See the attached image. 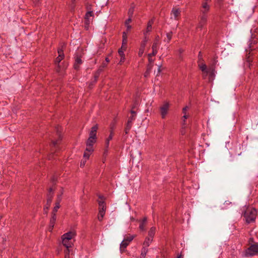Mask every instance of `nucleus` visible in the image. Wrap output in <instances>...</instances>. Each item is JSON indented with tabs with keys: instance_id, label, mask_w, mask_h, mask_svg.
<instances>
[{
	"instance_id": "1",
	"label": "nucleus",
	"mask_w": 258,
	"mask_h": 258,
	"mask_svg": "<svg viewBox=\"0 0 258 258\" xmlns=\"http://www.w3.org/2000/svg\"><path fill=\"white\" fill-rule=\"evenodd\" d=\"M76 236L74 231H69L64 234L62 237V243L66 247L67 251L69 252V248L73 245V238Z\"/></svg>"
},
{
	"instance_id": "2",
	"label": "nucleus",
	"mask_w": 258,
	"mask_h": 258,
	"mask_svg": "<svg viewBox=\"0 0 258 258\" xmlns=\"http://www.w3.org/2000/svg\"><path fill=\"white\" fill-rule=\"evenodd\" d=\"M257 215L256 211L254 208H247L244 214V217L247 223L253 222L255 221Z\"/></svg>"
},
{
	"instance_id": "3",
	"label": "nucleus",
	"mask_w": 258,
	"mask_h": 258,
	"mask_svg": "<svg viewBox=\"0 0 258 258\" xmlns=\"http://www.w3.org/2000/svg\"><path fill=\"white\" fill-rule=\"evenodd\" d=\"M258 253V244H252L250 246L245 252L246 257L253 256Z\"/></svg>"
},
{
	"instance_id": "4",
	"label": "nucleus",
	"mask_w": 258,
	"mask_h": 258,
	"mask_svg": "<svg viewBox=\"0 0 258 258\" xmlns=\"http://www.w3.org/2000/svg\"><path fill=\"white\" fill-rule=\"evenodd\" d=\"M96 138L89 137L88 139L86 142V151L92 153L94 151L93 147V145L96 142Z\"/></svg>"
},
{
	"instance_id": "5",
	"label": "nucleus",
	"mask_w": 258,
	"mask_h": 258,
	"mask_svg": "<svg viewBox=\"0 0 258 258\" xmlns=\"http://www.w3.org/2000/svg\"><path fill=\"white\" fill-rule=\"evenodd\" d=\"M169 108V104L168 102H165L162 106L160 107V114L162 118H165L168 113Z\"/></svg>"
},
{
	"instance_id": "6",
	"label": "nucleus",
	"mask_w": 258,
	"mask_h": 258,
	"mask_svg": "<svg viewBox=\"0 0 258 258\" xmlns=\"http://www.w3.org/2000/svg\"><path fill=\"white\" fill-rule=\"evenodd\" d=\"M53 197V192L52 188H50L49 189L47 195V200L46 203L45 204V209H49L50 207L52 200Z\"/></svg>"
},
{
	"instance_id": "7",
	"label": "nucleus",
	"mask_w": 258,
	"mask_h": 258,
	"mask_svg": "<svg viewBox=\"0 0 258 258\" xmlns=\"http://www.w3.org/2000/svg\"><path fill=\"white\" fill-rule=\"evenodd\" d=\"M98 198L100 199V200L98 201V203L99 204V211H105L106 210V204L104 202V198L103 196L99 195Z\"/></svg>"
},
{
	"instance_id": "8",
	"label": "nucleus",
	"mask_w": 258,
	"mask_h": 258,
	"mask_svg": "<svg viewBox=\"0 0 258 258\" xmlns=\"http://www.w3.org/2000/svg\"><path fill=\"white\" fill-rule=\"evenodd\" d=\"M106 65L107 64L106 63H103L102 68H100L98 70V71L95 73L94 76V81L92 82H91L92 85H93L97 82V81L100 76V73L103 70L102 68L105 67L106 66Z\"/></svg>"
},
{
	"instance_id": "9",
	"label": "nucleus",
	"mask_w": 258,
	"mask_h": 258,
	"mask_svg": "<svg viewBox=\"0 0 258 258\" xmlns=\"http://www.w3.org/2000/svg\"><path fill=\"white\" fill-rule=\"evenodd\" d=\"M56 219V213L52 212L51 217L50 220V225L49 226V230L51 231L53 228Z\"/></svg>"
},
{
	"instance_id": "10",
	"label": "nucleus",
	"mask_w": 258,
	"mask_h": 258,
	"mask_svg": "<svg viewBox=\"0 0 258 258\" xmlns=\"http://www.w3.org/2000/svg\"><path fill=\"white\" fill-rule=\"evenodd\" d=\"M208 2H203L202 4V9L201 10L202 14H206L209 11L210 7L208 5Z\"/></svg>"
},
{
	"instance_id": "11",
	"label": "nucleus",
	"mask_w": 258,
	"mask_h": 258,
	"mask_svg": "<svg viewBox=\"0 0 258 258\" xmlns=\"http://www.w3.org/2000/svg\"><path fill=\"white\" fill-rule=\"evenodd\" d=\"M98 130V125L96 124L92 126L89 133V137L96 138V133Z\"/></svg>"
},
{
	"instance_id": "12",
	"label": "nucleus",
	"mask_w": 258,
	"mask_h": 258,
	"mask_svg": "<svg viewBox=\"0 0 258 258\" xmlns=\"http://www.w3.org/2000/svg\"><path fill=\"white\" fill-rule=\"evenodd\" d=\"M154 22V18H152L151 20H150L147 24V27L146 28V30L144 32L146 33V34L148 33V32H150L152 31V25Z\"/></svg>"
},
{
	"instance_id": "13",
	"label": "nucleus",
	"mask_w": 258,
	"mask_h": 258,
	"mask_svg": "<svg viewBox=\"0 0 258 258\" xmlns=\"http://www.w3.org/2000/svg\"><path fill=\"white\" fill-rule=\"evenodd\" d=\"M82 63V60L80 57L77 56L75 59V62L74 65V69L76 70H79L80 65Z\"/></svg>"
},
{
	"instance_id": "14",
	"label": "nucleus",
	"mask_w": 258,
	"mask_h": 258,
	"mask_svg": "<svg viewBox=\"0 0 258 258\" xmlns=\"http://www.w3.org/2000/svg\"><path fill=\"white\" fill-rule=\"evenodd\" d=\"M147 221V217H144L141 221L140 224L139 226V228L141 230H142V231L145 230V229H146L145 227H146Z\"/></svg>"
},
{
	"instance_id": "15",
	"label": "nucleus",
	"mask_w": 258,
	"mask_h": 258,
	"mask_svg": "<svg viewBox=\"0 0 258 258\" xmlns=\"http://www.w3.org/2000/svg\"><path fill=\"white\" fill-rule=\"evenodd\" d=\"M180 14V11L179 9L173 8L171 11V14L173 15L174 19L177 20V17Z\"/></svg>"
},
{
	"instance_id": "16",
	"label": "nucleus",
	"mask_w": 258,
	"mask_h": 258,
	"mask_svg": "<svg viewBox=\"0 0 258 258\" xmlns=\"http://www.w3.org/2000/svg\"><path fill=\"white\" fill-rule=\"evenodd\" d=\"M199 67L201 70L203 72V75L204 77L206 76L208 71L207 70V66L205 63L199 64Z\"/></svg>"
},
{
	"instance_id": "17",
	"label": "nucleus",
	"mask_w": 258,
	"mask_h": 258,
	"mask_svg": "<svg viewBox=\"0 0 258 258\" xmlns=\"http://www.w3.org/2000/svg\"><path fill=\"white\" fill-rule=\"evenodd\" d=\"M129 244L128 242L126 241L125 240L121 242L120 244V250L121 252H123L127 246Z\"/></svg>"
},
{
	"instance_id": "18",
	"label": "nucleus",
	"mask_w": 258,
	"mask_h": 258,
	"mask_svg": "<svg viewBox=\"0 0 258 258\" xmlns=\"http://www.w3.org/2000/svg\"><path fill=\"white\" fill-rule=\"evenodd\" d=\"M155 232L156 228L155 227H152L148 232V236L147 237L153 239Z\"/></svg>"
},
{
	"instance_id": "19",
	"label": "nucleus",
	"mask_w": 258,
	"mask_h": 258,
	"mask_svg": "<svg viewBox=\"0 0 258 258\" xmlns=\"http://www.w3.org/2000/svg\"><path fill=\"white\" fill-rule=\"evenodd\" d=\"M132 125H133V123L129 122L127 121L125 126V128H124L125 135L128 134V133H129V131H130V130L131 129V128L132 127Z\"/></svg>"
},
{
	"instance_id": "20",
	"label": "nucleus",
	"mask_w": 258,
	"mask_h": 258,
	"mask_svg": "<svg viewBox=\"0 0 258 258\" xmlns=\"http://www.w3.org/2000/svg\"><path fill=\"white\" fill-rule=\"evenodd\" d=\"M131 115L128 117L127 121L133 123V121L135 119L136 116V112L134 110L131 111Z\"/></svg>"
},
{
	"instance_id": "21",
	"label": "nucleus",
	"mask_w": 258,
	"mask_h": 258,
	"mask_svg": "<svg viewBox=\"0 0 258 258\" xmlns=\"http://www.w3.org/2000/svg\"><path fill=\"white\" fill-rule=\"evenodd\" d=\"M153 239L151 238H149V237H146V238L145 239V241H144V242L143 243V246H145V247H148V246H149L150 244L153 241Z\"/></svg>"
},
{
	"instance_id": "22",
	"label": "nucleus",
	"mask_w": 258,
	"mask_h": 258,
	"mask_svg": "<svg viewBox=\"0 0 258 258\" xmlns=\"http://www.w3.org/2000/svg\"><path fill=\"white\" fill-rule=\"evenodd\" d=\"M148 247L143 246V247H142V250H141V256H142L143 257H145V256L148 252Z\"/></svg>"
},
{
	"instance_id": "23",
	"label": "nucleus",
	"mask_w": 258,
	"mask_h": 258,
	"mask_svg": "<svg viewBox=\"0 0 258 258\" xmlns=\"http://www.w3.org/2000/svg\"><path fill=\"white\" fill-rule=\"evenodd\" d=\"M144 38L141 44V46H142V47H146L147 42L148 41V37L147 36V34H146L145 32H144Z\"/></svg>"
},
{
	"instance_id": "24",
	"label": "nucleus",
	"mask_w": 258,
	"mask_h": 258,
	"mask_svg": "<svg viewBox=\"0 0 258 258\" xmlns=\"http://www.w3.org/2000/svg\"><path fill=\"white\" fill-rule=\"evenodd\" d=\"M207 20V16L206 14H202V16L201 17L200 22L202 24H206Z\"/></svg>"
},
{
	"instance_id": "25",
	"label": "nucleus",
	"mask_w": 258,
	"mask_h": 258,
	"mask_svg": "<svg viewBox=\"0 0 258 258\" xmlns=\"http://www.w3.org/2000/svg\"><path fill=\"white\" fill-rule=\"evenodd\" d=\"M135 235H127L124 238V240H125L126 241L128 242V243H130V242H131L133 239L135 238Z\"/></svg>"
},
{
	"instance_id": "26",
	"label": "nucleus",
	"mask_w": 258,
	"mask_h": 258,
	"mask_svg": "<svg viewBox=\"0 0 258 258\" xmlns=\"http://www.w3.org/2000/svg\"><path fill=\"white\" fill-rule=\"evenodd\" d=\"M122 41L123 42V44H127V32H123L122 33Z\"/></svg>"
},
{
	"instance_id": "27",
	"label": "nucleus",
	"mask_w": 258,
	"mask_h": 258,
	"mask_svg": "<svg viewBox=\"0 0 258 258\" xmlns=\"http://www.w3.org/2000/svg\"><path fill=\"white\" fill-rule=\"evenodd\" d=\"M105 211H99L98 213V219L99 221H101L103 219V218L105 215Z\"/></svg>"
},
{
	"instance_id": "28",
	"label": "nucleus",
	"mask_w": 258,
	"mask_h": 258,
	"mask_svg": "<svg viewBox=\"0 0 258 258\" xmlns=\"http://www.w3.org/2000/svg\"><path fill=\"white\" fill-rule=\"evenodd\" d=\"M84 20V24H85V28L86 29H88L89 27V25L90 23V21L89 18H88V19L85 18Z\"/></svg>"
},
{
	"instance_id": "29",
	"label": "nucleus",
	"mask_w": 258,
	"mask_h": 258,
	"mask_svg": "<svg viewBox=\"0 0 258 258\" xmlns=\"http://www.w3.org/2000/svg\"><path fill=\"white\" fill-rule=\"evenodd\" d=\"M159 39V37L158 36H157L156 37L155 40V41L154 42V43L153 44L152 48H154V47H155V49H157V46H158V45Z\"/></svg>"
},
{
	"instance_id": "30",
	"label": "nucleus",
	"mask_w": 258,
	"mask_h": 258,
	"mask_svg": "<svg viewBox=\"0 0 258 258\" xmlns=\"http://www.w3.org/2000/svg\"><path fill=\"white\" fill-rule=\"evenodd\" d=\"M93 16H94L93 12L92 11H89L86 13L85 16V18L88 19V18H89L90 17H93Z\"/></svg>"
},
{
	"instance_id": "31",
	"label": "nucleus",
	"mask_w": 258,
	"mask_h": 258,
	"mask_svg": "<svg viewBox=\"0 0 258 258\" xmlns=\"http://www.w3.org/2000/svg\"><path fill=\"white\" fill-rule=\"evenodd\" d=\"M123 51L124 50H121V49H119L118 50V54L119 55H120V56L121 57V61H123L124 58H125V56H124V54L123 53Z\"/></svg>"
},
{
	"instance_id": "32",
	"label": "nucleus",
	"mask_w": 258,
	"mask_h": 258,
	"mask_svg": "<svg viewBox=\"0 0 258 258\" xmlns=\"http://www.w3.org/2000/svg\"><path fill=\"white\" fill-rule=\"evenodd\" d=\"M64 55H58V57H56L55 63V64H58L61 61V60L63 58Z\"/></svg>"
},
{
	"instance_id": "33",
	"label": "nucleus",
	"mask_w": 258,
	"mask_h": 258,
	"mask_svg": "<svg viewBox=\"0 0 258 258\" xmlns=\"http://www.w3.org/2000/svg\"><path fill=\"white\" fill-rule=\"evenodd\" d=\"M55 130H56L57 135L58 137L59 140H60L61 139V135H60L61 127L59 126H57L55 127Z\"/></svg>"
},
{
	"instance_id": "34",
	"label": "nucleus",
	"mask_w": 258,
	"mask_h": 258,
	"mask_svg": "<svg viewBox=\"0 0 258 258\" xmlns=\"http://www.w3.org/2000/svg\"><path fill=\"white\" fill-rule=\"evenodd\" d=\"M59 207H60V204H59L58 203H55V206L53 208L52 212H53V213H56L57 212L58 209L59 208Z\"/></svg>"
},
{
	"instance_id": "35",
	"label": "nucleus",
	"mask_w": 258,
	"mask_h": 258,
	"mask_svg": "<svg viewBox=\"0 0 258 258\" xmlns=\"http://www.w3.org/2000/svg\"><path fill=\"white\" fill-rule=\"evenodd\" d=\"M152 48V52L151 53H149L148 54V57H151L152 56H155L157 53V49H155V47H154V48Z\"/></svg>"
},
{
	"instance_id": "36",
	"label": "nucleus",
	"mask_w": 258,
	"mask_h": 258,
	"mask_svg": "<svg viewBox=\"0 0 258 258\" xmlns=\"http://www.w3.org/2000/svg\"><path fill=\"white\" fill-rule=\"evenodd\" d=\"M172 32H169L166 33V37L167 38V42H169L172 37Z\"/></svg>"
},
{
	"instance_id": "37",
	"label": "nucleus",
	"mask_w": 258,
	"mask_h": 258,
	"mask_svg": "<svg viewBox=\"0 0 258 258\" xmlns=\"http://www.w3.org/2000/svg\"><path fill=\"white\" fill-rule=\"evenodd\" d=\"M145 48V47H142V46H140L138 53V55L140 57H141L143 55L144 52Z\"/></svg>"
},
{
	"instance_id": "38",
	"label": "nucleus",
	"mask_w": 258,
	"mask_h": 258,
	"mask_svg": "<svg viewBox=\"0 0 258 258\" xmlns=\"http://www.w3.org/2000/svg\"><path fill=\"white\" fill-rule=\"evenodd\" d=\"M90 152H88V151H86V150L85 151V152H84V159L85 160H87L89 159V157H90Z\"/></svg>"
},
{
	"instance_id": "39",
	"label": "nucleus",
	"mask_w": 258,
	"mask_h": 258,
	"mask_svg": "<svg viewBox=\"0 0 258 258\" xmlns=\"http://www.w3.org/2000/svg\"><path fill=\"white\" fill-rule=\"evenodd\" d=\"M133 13H134V8H131L128 10V15L129 17H132Z\"/></svg>"
},
{
	"instance_id": "40",
	"label": "nucleus",
	"mask_w": 258,
	"mask_h": 258,
	"mask_svg": "<svg viewBox=\"0 0 258 258\" xmlns=\"http://www.w3.org/2000/svg\"><path fill=\"white\" fill-rule=\"evenodd\" d=\"M113 135H114L113 131L112 130H111L110 131V135L107 138L108 139V140H111L113 138Z\"/></svg>"
},
{
	"instance_id": "41",
	"label": "nucleus",
	"mask_w": 258,
	"mask_h": 258,
	"mask_svg": "<svg viewBox=\"0 0 258 258\" xmlns=\"http://www.w3.org/2000/svg\"><path fill=\"white\" fill-rule=\"evenodd\" d=\"M70 249H69V252L68 251H67V249L64 250V253H65L64 258H70Z\"/></svg>"
},
{
	"instance_id": "42",
	"label": "nucleus",
	"mask_w": 258,
	"mask_h": 258,
	"mask_svg": "<svg viewBox=\"0 0 258 258\" xmlns=\"http://www.w3.org/2000/svg\"><path fill=\"white\" fill-rule=\"evenodd\" d=\"M57 51H58V55H64L63 51L62 48H58Z\"/></svg>"
},
{
	"instance_id": "43",
	"label": "nucleus",
	"mask_w": 258,
	"mask_h": 258,
	"mask_svg": "<svg viewBox=\"0 0 258 258\" xmlns=\"http://www.w3.org/2000/svg\"><path fill=\"white\" fill-rule=\"evenodd\" d=\"M86 160H82L81 161V163H80V166L81 167H83L85 165V163H86Z\"/></svg>"
},
{
	"instance_id": "44",
	"label": "nucleus",
	"mask_w": 258,
	"mask_h": 258,
	"mask_svg": "<svg viewBox=\"0 0 258 258\" xmlns=\"http://www.w3.org/2000/svg\"><path fill=\"white\" fill-rule=\"evenodd\" d=\"M132 22V17H129L125 22V25H129L130 23Z\"/></svg>"
},
{
	"instance_id": "45",
	"label": "nucleus",
	"mask_w": 258,
	"mask_h": 258,
	"mask_svg": "<svg viewBox=\"0 0 258 258\" xmlns=\"http://www.w3.org/2000/svg\"><path fill=\"white\" fill-rule=\"evenodd\" d=\"M126 45H127V44H124L123 42L122 41V46L120 49L122 50H125L126 48Z\"/></svg>"
},
{
	"instance_id": "46",
	"label": "nucleus",
	"mask_w": 258,
	"mask_h": 258,
	"mask_svg": "<svg viewBox=\"0 0 258 258\" xmlns=\"http://www.w3.org/2000/svg\"><path fill=\"white\" fill-rule=\"evenodd\" d=\"M188 106H185L184 107L183 109H182V113L185 114H186V111L187 110H188Z\"/></svg>"
},
{
	"instance_id": "47",
	"label": "nucleus",
	"mask_w": 258,
	"mask_h": 258,
	"mask_svg": "<svg viewBox=\"0 0 258 258\" xmlns=\"http://www.w3.org/2000/svg\"><path fill=\"white\" fill-rule=\"evenodd\" d=\"M110 140H108V139H106V141H105V148H108V147H109V141Z\"/></svg>"
},
{
	"instance_id": "48",
	"label": "nucleus",
	"mask_w": 258,
	"mask_h": 258,
	"mask_svg": "<svg viewBox=\"0 0 258 258\" xmlns=\"http://www.w3.org/2000/svg\"><path fill=\"white\" fill-rule=\"evenodd\" d=\"M86 9L89 11H91V5L87 4L86 5Z\"/></svg>"
},
{
	"instance_id": "49",
	"label": "nucleus",
	"mask_w": 258,
	"mask_h": 258,
	"mask_svg": "<svg viewBox=\"0 0 258 258\" xmlns=\"http://www.w3.org/2000/svg\"><path fill=\"white\" fill-rule=\"evenodd\" d=\"M188 115H187L186 114H184V115L183 116V121L184 123L185 121V119H186L188 118Z\"/></svg>"
},
{
	"instance_id": "50",
	"label": "nucleus",
	"mask_w": 258,
	"mask_h": 258,
	"mask_svg": "<svg viewBox=\"0 0 258 258\" xmlns=\"http://www.w3.org/2000/svg\"><path fill=\"white\" fill-rule=\"evenodd\" d=\"M205 25V24H202L201 22H200L199 24L198 27V28H200V29H202Z\"/></svg>"
},
{
	"instance_id": "51",
	"label": "nucleus",
	"mask_w": 258,
	"mask_h": 258,
	"mask_svg": "<svg viewBox=\"0 0 258 258\" xmlns=\"http://www.w3.org/2000/svg\"><path fill=\"white\" fill-rule=\"evenodd\" d=\"M58 141H59V140H56V141H52V145H53L54 147V146H56V145H57V144Z\"/></svg>"
},
{
	"instance_id": "52",
	"label": "nucleus",
	"mask_w": 258,
	"mask_h": 258,
	"mask_svg": "<svg viewBox=\"0 0 258 258\" xmlns=\"http://www.w3.org/2000/svg\"><path fill=\"white\" fill-rule=\"evenodd\" d=\"M107 150H108V148H106L104 149V153H103V155L104 156H106V154H107Z\"/></svg>"
},
{
	"instance_id": "53",
	"label": "nucleus",
	"mask_w": 258,
	"mask_h": 258,
	"mask_svg": "<svg viewBox=\"0 0 258 258\" xmlns=\"http://www.w3.org/2000/svg\"><path fill=\"white\" fill-rule=\"evenodd\" d=\"M126 28H127V31H129L131 28V26L130 25H125Z\"/></svg>"
},
{
	"instance_id": "54",
	"label": "nucleus",
	"mask_w": 258,
	"mask_h": 258,
	"mask_svg": "<svg viewBox=\"0 0 258 258\" xmlns=\"http://www.w3.org/2000/svg\"><path fill=\"white\" fill-rule=\"evenodd\" d=\"M43 210H44V213H45V214H47V212H48V209H45V205H44V209H43Z\"/></svg>"
},
{
	"instance_id": "55",
	"label": "nucleus",
	"mask_w": 258,
	"mask_h": 258,
	"mask_svg": "<svg viewBox=\"0 0 258 258\" xmlns=\"http://www.w3.org/2000/svg\"><path fill=\"white\" fill-rule=\"evenodd\" d=\"M61 201V199L57 198L55 203H58L60 204Z\"/></svg>"
},
{
	"instance_id": "56",
	"label": "nucleus",
	"mask_w": 258,
	"mask_h": 258,
	"mask_svg": "<svg viewBox=\"0 0 258 258\" xmlns=\"http://www.w3.org/2000/svg\"><path fill=\"white\" fill-rule=\"evenodd\" d=\"M62 192H61V194L60 195H58L57 198L61 200L62 199Z\"/></svg>"
},
{
	"instance_id": "57",
	"label": "nucleus",
	"mask_w": 258,
	"mask_h": 258,
	"mask_svg": "<svg viewBox=\"0 0 258 258\" xmlns=\"http://www.w3.org/2000/svg\"><path fill=\"white\" fill-rule=\"evenodd\" d=\"M177 258H183V256L181 254H180L177 256Z\"/></svg>"
},
{
	"instance_id": "58",
	"label": "nucleus",
	"mask_w": 258,
	"mask_h": 258,
	"mask_svg": "<svg viewBox=\"0 0 258 258\" xmlns=\"http://www.w3.org/2000/svg\"><path fill=\"white\" fill-rule=\"evenodd\" d=\"M148 59H149V61L150 62H152L153 60L151 59V57H148Z\"/></svg>"
},
{
	"instance_id": "59",
	"label": "nucleus",
	"mask_w": 258,
	"mask_h": 258,
	"mask_svg": "<svg viewBox=\"0 0 258 258\" xmlns=\"http://www.w3.org/2000/svg\"><path fill=\"white\" fill-rule=\"evenodd\" d=\"M161 72V67H159L158 69V73L159 74Z\"/></svg>"
},
{
	"instance_id": "60",
	"label": "nucleus",
	"mask_w": 258,
	"mask_h": 258,
	"mask_svg": "<svg viewBox=\"0 0 258 258\" xmlns=\"http://www.w3.org/2000/svg\"><path fill=\"white\" fill-rule=\"evenodd\" d=\"M201 52H199V59H201V57H202V56L201 55Z\"/></svg>"
},
{
	"instance_id": "61",
	"label": "nucleus",
	"mask_w": 258,
	"mask_h": 258,
	"mask_svg": "<svg viewBox=\"0 0 258 258\" xmlns=\"http://www.w3.org/2000/svg\"><path fill=\"white\" fill-rule=\"evenodd\" d=\"M105 60H106V61L107 62H108L109 61V58H108V57H106V58H105Z\"/></svg>"
},
{
	"instance_id": "62",
	"label": "nucleus",
	"mask_w": 258,
	"mask_h": 258,
	"mask_svg": "<svg viewBox=\"0 0 258 258\" xmlns=\"http://www.w3.org/2000/svg\"><path fill=\"white\" fill-rule=\"evenodd\" d=\"M211 0H204L203 2H210Z\"/></svg>"
},
{
	"instance_id": "63",
	"label": "nucleus",
	"mask_w": 258,
	"mask_h": 258,
	"mask_svg": "<svg viewBox=\"0 0 258 258\" xmlns=\"http://www.w3.org/2000/svg\"><path fill=\"white\" fill-rule=\"evenodd\" d=\"M112 130L113 131V126H111V130Z\"/></svg>"
},
{
	"instance_id": "64",
	"label": "nucleus",
	"mask_w": 258,
	"mask_h": 258,
	"mask_svg": "<svg viewBox=\"0 0 258 258\" xmlns=\"http://www.w3.org/2000/svg\"><path fill=\"white\" fill-rule=\"evenodd\" d=\"M72 1H73V2H75V0H72Z\"/></svg>"
}]
</instances>
